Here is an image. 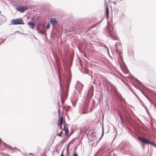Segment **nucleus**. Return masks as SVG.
I'll return each mask as SVG.
<instances>
[{
  "mask_svg": "<svg viewBox=\"0 0 156 156\" xmlns=\"http://www.w3.org/2000/svg\"><path fill=\"white\" fill-rule=\"evenodd\" d=\"M37 30H39V27H37Z\"/></svg>",
  "mask_w": 156,
  "mask_h": 156,
  "instance_id": "f3484780",
  "label": "nucleus"
},
{
  "mask_svg": "<svg viewBox=\"0 0 156 156\" xmlns=\"http://www.w3.org/2000/svg\"><path fill=\"white\" fill-rule=\"evenodd\" d=\"M50 27V24L49 23H48L46 26V28L48 29Z\"/></svg>",
  "mask_w": 156,
  "mask_h": 156,
  "instance_id": "ddd939ff",
  "label": "nucleus"
},
{
  "mask_svg": "<svg viewBox=\"0 0 156 156\" xmlns=\"http://www.w3.org/2000/svg\"><path fill=\"white\" fill-rule=\"evenodd\" d=\"M138 139L142 142L146 144H151V143L150 141L145 138L138 137Z\"/></svg>",
  "mask_w": 156,
  "mask_h": 156,
  "instance_id": "39448f33",
  "label": "nucleus"
},
{
  "mask_svg": "<svg viewBox=\"0 0 156 156\" xmlns=\"http://www.w3.org/2000/svg\"><path fill=\"white\" fill-rule=\"evenodd\" d=\"M106 18L108 19L109 17V10L108 8L107 5H106Z\"/></svg>",
  "mask_w": 156,
  "mask_h": 156,
  "instance_id": "6e6552de",
  "label": "nucleus"
},
{
  "mask_svg": "<svg viewBox=\"0 0 156 156\" xmlns=\"http://www.w3.org/2000/svg\"><path fill=\"white\" fill-rule=\"evenodd\" d=\"M61 133H62V132H61V133H58V136L61 137Z\"/></svg>",
  "mask_w": 156,
  "mask_h": 156,
  "instance_id": "2eb2a0df",
  "label": "nucleus"
},
{
  "mask_svg": "<svg viewBox=\"0 0 156 156\" xmlns=\"http://www.w3.org/2000/svg\"><path fill=\"white\" fill-rule=\"evenodd\" d=\"M60 109H59L58 110V112L59 113H60Z\"/></svg>",
  "mask_w": 156,
  "mask_h": 156,
  "instance_id": "aec40b11",
  "label": "nucleus"
},
{
  "mask_svg": "<svg viewBox=\"0 0 156 156\" xmlns=\"http://www.w3.org/2000/svg\"><path fill=\"white\" fill-rule=\"evenodd\" d=\"M99 23H98L95 24H94V25H93V27H94L95 26H96L97 25H98V24Z\"/></svg>",
  "mask_w": 156,
  "mask_h": 156,
  "instance_id": "4468645a",
  "label": "nucleus"
},
{
  "mask_svg": "<svg viewBox=\"0 0 156 156\" xmlns=\"http://www.w3.org/2000/svg\"><path fill=\"white\" fill-rule=\"evenodd\" d=\"M77 87L79 86L80 89H82L83 87V85L80 83L77 84Z\"/></svg>",
  "mask_w": 156,
  "mask_h": 156,
  "instance_id": "9b49d317",
  "label": "nucleus"
},
{
  "mask_svg": "<svg viewBox=\"0 0 156 156\" xmlns=\"http://www.w3.org/2000/svg\"><path fill=\"white\" fill-rule=\"evenodd\" d=\"M11 23L12 25H19V24H24V23L23 19L20 18H18L17 19L12 20L11 21Z\"/></svg>",
  "mask_w": 156,
  "mask_h": 156,
  "instance_id": "f03ea898",
  "label": "nucleus"
},
{
  "mask_svg": "<svg viewBox=\"0 0 156 156\" xmlns=\"http://www.w3.org/2000/svg\"><path fill=\"white\" fill-rule=\"evenodd\" d=\"M69 145H68L67 147V150H68V149H69Z\"/></svg>",
  "mask_w": 156,
  "mask_h": 156,
  "instance_id": "a211bd4d",
  "label": "nucleus"
},
{
  "mask_svg": "<svg viewBox=\"0 0 156 156\" xmlns=\"http://www.w3.org/2000/svg\"><path fill=\"white\" fill-rule=\"evenodd\" d=\"M63 129L65 130V135H67L69 133V130L68 127L64 125V128Z\"/></svg>",
  "mask_w": 156,
  "mask_h": 156,
  "instance_id": "0eeeda50",
  "label": "nucleus"
},
{
  "mask_svg": "<svg viewBox=\"0 0 156 156\" xmlns=\"http://www.w3.org/2000/svg\"><path fill=\"white\" fill-rule=\"evenodd\" d=\"M93 86H91L87 93V98L85 99L84 105L83 108L82 112V113L83 114L86 113L88 112L87 107L88 103L90 99L93 96Z\"/></svg>",
  "mask_w": 156,
  "mask_h": 156,
  "instance_id": "f257e3e1",
  "label": "nucleus"
},
{
  "mask_svg": "<svg viewBox=\"0 0 156 156\" xmlns=\"http://www.w3.org/2000/svg\"><path fill=\"white\" fill-rule=\"evenodd\" d=\"M28 25L31 27L32 29H34V27L35 26V24L34 23L32 22H29L27 23Z\"/></svg>",
  "mask_w": 156,
  "mask_h": 156,
  "instance_id": "9d476101",
  "label": "nucleus"
},
{
  "mask_svg": "<svg viewBox=\"0 0 156 156\" xmlns=\"http://www.w3.org/2000/svg\"><path fill=\"white\" fill-rule=\"evenodd\" d=\"M50 22L53 25H55L57 23V21L55 19L52 18L50 19Z\"/></svg>",
  "mask_w": 156,
  "mask_h": 156,
  "instance_id": "1a4fd4ad",
  "label": "nucleus"
},
{
  "mask_svg": "<svg viewBox=\"0 0 156 156\" xmlns=\"http://www.w3.org/2000/svg\"><path fill=\"white\" fill-rule=\"evenodd\" d=\"M73 156H78V155L76 153H74L73 154Z\"/></svg>",
  "mask_w": 156,
  "mask_h": 156,
  "instance_id": "dca6fc26",
  "label": "nucleus"
},
{
  "mask_svg": "<svg viewBox=\"0 0 156 156\" xmlns=\"http://www.w3.org/2000/svg\"><path fill=\"white\" fill-rule=\"evenodd\" d=\"M58 69V76H59V80L60 81L61 79H60V73H59V70H58V69Z\"/></svg>",
  "mask_w": 156,
  "mask_h": 156,
  "instance_id": "f8f14e48",
  "label": "nucleus"
},
{
  "mask_svg": "<svg viewBox=\"0 0 156 156\" xmlns=\"http://www.w3.org/2000/svg\"><path fill=\"white\" fill-rule=\"evenodd\" d=\"M60 156H64L63 155L62 153V154H61Z\"/></svg>",
  "mask_w": 156,
  "mask_h": 156,
  "instance_id": "6ab92c4d",
  "label": "nucleus"
},
{
  "mask_svg": "<svg viewBox=\"0 0 156 156\" xmlns=\"http://www.w3.org/2000/svg\"><path fill=\"white\" fill-rule=\"evenodd\" d=\"M59 119L58 120V125L59 126V127L61 128L62 125V124L63 122V117L62 115L61 116L59 115Z\"/></svg>",
  "mask_w": 156,
  "mask_h": 156,
  "instance_id": "423d86ee",
  "label": "nucleus"
},
{
  "mask_svg": "<svg viewBox=\"0 0 156 156\" xmlns=\"http://www.w3.org/2000/svg\"><path fill=\"white\" fill-rule=\"evenodd\" d=\"M67 90L68 88H66L65 91L62 90L61 91V98L62 102V103L64 102L65 100L66 99L67 96Z\"/></svg>",
  "mask_w": 156,
  "mask_h": 156,
  "instance_id": "7ed1b4c3",
  "label": "nucleus"
},
{
  "mask_svg": "<svg viewBox=\"0 0 156 156\" xmlns=\"http://www.w3.org/2000/svg\"><path fill=\"white\" fill-rule=\"evenodd\" d=\"M16 10L21 12H23L27 9V8L26 6L19 7L16 8Z\"/></svg>",
  "mask_w": 156,
  "mask_h": 156,
  "instance_id": "20e7f679",
  "label": "nucleus"
},
{
  "mask_svg": "<svg viewBox=\"0 0 156 156\" xmlns=\"http://www.w3.org/2000/svg\"><path fill=\"white\" fill-rule=\"evenodd\" d=\"M92 109H91L90 111H89V112H91L92 111Z\"/></svg>",
  "mask_w": 156,
  "mask_h": 156,
  "instance_id": "412c9836",
  "label": "nucleus"
}]
</instances>
